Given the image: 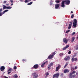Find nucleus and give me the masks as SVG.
I'll return each instance as SVG.
<instances>
[{
    "label": "nucleus",
    "instance_id": "1",
    "mask_svg": "<svg viewBox=\"0 0 78 78\" xmlns=\"http://www.w3.org/2000/svg\"><path fill=\"white\" fill-rule=\"evenodd\" d=\"M65 2H66L65 4L66 5H69L70 3V0H65V1H63L61 2V7H62V8H64L65 7V5L64 4Z\"/></svg>",
    "mask_w": 78,
    "mask_h": 78
},
{
    "label": "nucleus",
    "instance_id": "2",
    "mask_svg": "<svg viewBox=\"0 0 78 78\" xmlns=\"http://www.w3.org/2000/svg\"><path fill=\"white\" fill-rule=\"evenodd\" d=\"M65 61H69L70 59V57L69 56H66L64 59Z\"/></svg>",
    "mask_w": 78,
    "mask_h": 78
},
{
    "label": "nucleus",
    "instance_id": "3",
    "mask_svg": "<svg viewBox=\"0 0 78 78\" xmlns=\"http://www.w3.org/2000/svg\"><path fill=\"white\" fill-rule=\"evenodd\" d=\"M32 76L33 78H37L38 77V74L35 72L32 74Z\"/></svg>",
    "mask_w": 78,
    "mask_h": 78
},
{
    "label": "nucleus",
    "instance_id": "4",
    "mask_svg": "<svg viewBox=\"0 0 78 78\" xmlns=\"http://www.w3.org/2000/svg\"><path fill=\"white\" fill-rule=\"evenodd\" d=\"M53 63L51 62L50 63L48 67V70H50L51 69H50V67L53 66Z\"/></svg>",
    "mask_w": 78,
    "mask_h": 78
},
{
    "label": "nucleus",
    "instance_id": "5",
    "mask_svg": "<svg viewBox=\"0 0 78 78\" xmlns=\"http://www.w3.org/2000/svg\"><path fill=\"white\" fill-rule=\"evenodd\" d=\"M59 76V73H58L57 74H55L54 75L53 77L55 78H58Z\"/></svg>",
    "mask_w": 78,
    "mask_h": 78
},
{
    "label": "nucleus",
    "instance_id": "6",
    "mask_svg": "<svg viewBox=\"0 0 78 78\" xmlns=\"http://www.w3.org/2000/svg\"><path fill=\"white\" fill-rule=\"evenodd\" d=\"M39 67V65L38 64H35L34 65L33 67L32 68V69H37Z\"/></svg>",
    "mask_w": 78,
    "mask_h": 78
},
{
    "label": "nucleus",
    "instance_id": "7",
    "mask_svg": "<svg viewBox=\"0 0 78 78\" xmlns=\"http://www.w3.org/2000/svg\"><path fill=\"white\" fill-rule=\"evenodd\" d=\"M78 60V58H72L71 59V61L72 62H73V61H76Z\"/></svg>",
    "mask_w": 78,
    "mask_h": 78
},
{
    "label": "nucleus",
    "instance_id": "8",
    "mask_svg": "<svg viewBox=\"0 0 78 78\" xmlns=\"http://www.w3.org/2000/svg\"><path fill=\"white\" fill-rule=\"evenodd\" d=\"M60 68H61V65H59L58 66L56 67V72H58V71L59 70V69H60Z\"/></svg>",
    "mask_w": 78,
    "mask_h": 78
},
{
    "label": "nucleus",
    "instance_id": "9",
    "mask_svg": "<svg viewBox=\"0 0 78 78\" xmlns=\"http://www.w3.org/2000/svg\"><path fill=\"white\" fill-rule=\"evenodd\" d=\"M72 22H73V21H71L70 22H69V23H70V24H69V27L68 28V29H70V28H71L72 27Z\"/></svg>",
    "mask_w": 78,
    "mask_h": 78
},
{
    "label": "nucleus",
    "instance_id": "10",
    "mask_svg": "<svg viewBox=\"0 0 78 78\" xmlns=\"http://www.w3.org/2000/svg\"><path fill=\"white\" fill-rule=\"evenodd\" d=\"M59 6H60V4H56L55 5V8L56 9H58L59 8Z\"/></svg>",
    "mask_w": 78,
    "mask_h": 78
},
{
    "label": "nucleus",
    "instance_id": "11",
    "mask_svg": "<svg viewBox=\"0 0 78 78\" xmlns=\"http://www.w3.org/2000/svg\"><path fill=\"white\" fill-rule=\"evenodd\" d=\"M63 41L65 44H67V41H68V40L67 39L65 38L63 39Z\"/></svg>",
    "mask_w": 78,
    "mask_h": 78
},
{
    "label": "nucleus",
    "instance_id": "12",
    "mask_svg": "<svg viewBox=\"0 0 78 78\" xmlns=\"http://www.w3.org/2000/svg\"><path fill=\"white\" fill-rule=\"evenodd\" d=\"M5 68L4 66H2L1 67L0 69L1 70V71L3 72V71H4V70H5Z\"/></svg>",
    "mask_w": 78,
    "mask_h": 78
},
{
    "label": "nucleus",
    "instance_id": "13",
    "mask_svg": "<svg viewBox=\"0 0 78 78\" xmlns=\"http://www.w3.org/2000/svg\"><path fill=\"white\" fill-rule=\"evenodd\" d=\"M11 70H12V68H10L8 70V75L10 74V73L11 72Z\"/></svg>",
    "mask_w": 78,
    "mask_h": 78
},
{
    "label": "nucleus",
    "instance_id": "14",
    "mask_svg": "<svg viewBox=\"0 0 78 78\" xmlns=\"http://www.w3.org/2000/svg\"><path fill=\"white\" fill-rule=\"evenodd\" d=\"M69 47V45H67L66 46V47H64L63 48V50H65L66 49H67V48H68V47Z\"/></svg>",
    "mask_w": 78,
    "mask_h": 78
},
{
    "label": "nucleus",
    "instance_id": "15",
    "mask_svg": "<svg viewBox=\"0 0 78 78\" xmlns=\"http://www.w3.org/2000/svg\"><path fill=\"white\" fill-rule=\"evenodd\" d=\"M75 75L70 74L69 77L70 78H75Z\"/></svg>",
    "mask_w": 78,
    "mask_h": 78
},
{
    "label": "nucleus",
    "instance_id": "16",
    "mask_svg": "<svg viewBox=\"0 0 78 78\" xmlns=\"http://www.w3.org/2000/svg\"><path fill=\"white\" fill-rule=\"evenodd\" d=\"M46 63H47V61L43 63L41 65V67H44V66H45V64Z\"/></svg>",
    "mask_w": 78,
    "mask_h": 78
},
{
    "label": "nucleus",
    "instance_id": "17",
    "mask_svg": "<svg viewBox=\"0 0 78 78\" xmlns=\"http://www.w3.org/2000/svg\"><path fill=\"white\" fill-rule=\"evenodd\" d=\"M64 72L65 73H66L69 72V70L68 69H66L64 70Z\"/></svg>",
    "mask_w": 78,
    "mask_h": 78
},
{
    "label": "nucleus",
    "instance_id": "18",
    "mask_svg": "<svg viewBox=\"0 0 78 78\" xmlns=\"http://www.w3.org/2000/svg\"><path fill=\"white\" fill-rule=\"evenodd\" d=\"M54 57V56H53V55H49L48 57V58L49 59H52V58H53Z\"/></svg>",
    "mask_w": 78,
    "mask_h": 78
},
{
    "label": "nucleus",
    "instance_id": "19",
    "mask_svg": "<svg viewBox=\"0 0 78 78\" xmlns=\"http://www.w3.org/2000/svg\"><path fill=\"white\" fill-rule=\"evenodd\" d=\"M74 50H78V44L76 45V46H74Z\"/></svg>",
    "mask_w": 78,
    "mask_h": 78
},
{
    "label": "nucleus",
    "instance_id": "20",
    "mask_svg": "<svg viewBox=\"0 0 78 78\" xmlns=\"http://www.w3.org/2000/svg\"><path fill=\"white\" fill-rule=\"evenodd\" d=\"M73 25L74 27H76V25H77V23H73Z\"/></svg>",
    "mask_w": 78,
    "mask_h": 78
},
{
    "label": "nucleus",
    "instance_id": "21",
    "mask_svg": "<svg viewBox=\"0 0 78 78\" xmlns=\"http://www.w3.org/2000/svg\"><path fill=\"white\" fill-rule=\"evenodd\" d=\"M45 75H46L45 78H47V77L49 75V73H48V72H46L45 74Z\"/></svg>",
    "mask_w": 78,
    "mask_h": 78
},
{
    "label": "nucleus",
    "instance_id": "22",
    "mask_svg": "<svg viewBox=\"0 0 78 78\" xmlns=\"http://www.w3.org/2000/svg\"><path fill=\"white\" fill-rule=\"evenodd\" d=\"M59 55L60 56H61V57L64 55V53H60L59 54Z\"/></svg>",
    "mask_w": 78,
    "mask_h": 78
},
{
    "label": "nucleus",
    "instance_id": "23",
    "mask_svg": "<svg viewBox=\"0 0 78 78\" xmlns=\"http://www.w3.org/2000/svg\"><path fill=\"white\" fill-rule=\"evenodd\" d=\"M73 23H77V20L76 19H74V20Z\"/></svg>",
    "mask_w": 78,
    "mask_h": 78
},
{
    "label": "nucleus",
    "instance_id": "24",
    "mask_svg": "<svg viewBox=\"0 0 78 78\" xmlns=\"http://www.w3.org/2000/svg\"><path fill=\"white\" fill-rule=\"evenodd\" d=\"M13 77L15 78H17L18 77V76H17V74H15V75L13 76Z\"/></svg>",
    "mask_w": 78,
    "mask_h": 78
},
{
    "label": "nucleus",
    "instance_id": "25",
    "mask_svg": "<svg viewBox=\"0 0 78 78\" xmlns=\"http://www.w3.org/2000/svg\"><path fill=\"white\" fill-rule=\"evenodd\" d=\"M74 73H75V71H73L70 74V75H73V74H74Z\"/></svg>",
    "mask_w": 78,
    "mask_h": 78
},
{
    "label": "nucleus",
    "instance_id": "26",
    "mask_svg": "<svg viewBox=\"0 0 78 78\" xmlns=\"http://www.w3.org/2000/svg\"><path fill=\"white\" fill-rule=\"evenodd\" d=\"M8 11V10H5L3 12L2 14H4V13H5L6 12H7Z\"/></svg>",
    "mask_w": 78,
    "mask_h": 78
},
{
    "label": "nucleus",
    "instance_id": "27",
    "mask_svg": "<svg viewBox=\"0 0 78 78\" xmlns=\"http://www.w3.org/2000/svg\"><path fill=\"white\" fill-rule=\"evenodd\" d=\"M74 40H75V37H73L72 38V40L71 41L72 42H73L74 41Z\"/></svg>",
    "mask_w": 78,
    "mask_h": 78
},
{
    "label": "nucleus",
    "instance_id": "28",
    "mask_svg": "<svg viewBox=\"0 0 78 78\" xmlns=\"http://www.w3.org/2000/svg\"><path fill=\"white\" fill-rule=\"evenodd\" d=\"M56 3H60L61 2V1H58V0H56L55 1Z\"/></svg>",
    "mask_w": 78,
    "mask_h": 78
},
{
    "label": "nucleus",
    "instance_id": "29",
    "mask_svg": "<svg viewBox=\"0 0 78 78\" xmlns=\"http://www.w3.org/2000/svg\"><path fill=\"white\" fill-rule=\"evenodd\" d=\"M33 3V2H31L27 4L28 5H31Z\"/></svg>",
    "mask_w": 78,
    "mask_h": 78
},
{
    "label": "nucleus",
    "instance_id": "30",
    "mask_svg": "<svg viewBox=\"0 0 78 78\" xmlns=\"http://www.w3.org/2000/svg\"><path fill=\"white\" fill-rule=\"evenodd\" d=\"M73 17H74V14H73V13L72 15L71 16V18L72 19L73 18Z\"/></svg>",
    "mask_w": 78,
    "mask_h": 78
},
{
    "label": "nucleus",
    "instance_id": "31",
    "mask_svg": "<svg viewBox=\"0 0 78 78\" xmlns=\"http://www.w3.org/2000/svg\"><path fill=\"white\" fill-rule=\"evenodd\" d=\"M67 65H68V63H66L64 66V68H66V67H67Z\"/></svg>",
    "mask_w": 78,
    "mask_h": 78
},
{
    "label": "nucleus",
    "instance_id": "32",
    "mask_svg": "<svg viewBox=\"0 0 78 78\" xmlns=\"http://www.w3.org/2000/svg\"><path fill=\"white\" fill-rule=\"evenodd\" d=\"M12 7H10V6L7 7V9H11Z\"/></svg>",
    "mask_w": 78,
    "mask_h": 78
},
{
    "label": "nucleus",
    "instance_id": "33",
    "mask_svg": "<svg viewBox=\"0 0 78 78\" xmlns=\"http://www.w3.org/2000/svg\"><path fill=\"white\" fill-rule=\"evenodd\" d=\"M7 9V7L6 6H4L3 7V9Z\"/></svg>",
    "mask_w": 78,
    "mask_h": 78
},
{
    "label": "nucleus",
    "instance_id": "34",
    "mask_svg": "<svg viewBox=\"0 0 78 78\" xmlns=\"http://www.w3.org/2000/svg\"><path fill=\"white\" fill-rule=\"evenodd\" d=\"M25 3H28L29 1L28 0H25L24 1Z\"/></svg>",
    "mask_w": 78,
    "mask_h": 78
},
{
    "label": "nucleus",
    "instance_id": "35",
    "mask_svg": "<svg viewBox=\"0 0 78 78\" xmlns=\"http://www.w3.org/2000/svg\"><path fill=\"white\" fill-rule=\"evenodd\" d=\"M70 30H68L66 31V33H69V32H70Z\"/></svg>",
    "mask_w": 78,
    "mask_h": 78
},
{
    "label": "nucleus",
    "instance_id": "36",
    "mask_svg": "<svg viewBox=\"0 0 78 78\" xmlns=\"http://www.w3.org/2000/svg\"><path fill=\"white\" fill-rule=\"evenodd\" d=\"M75 34V32H73L72 34V36H74Z\"/></svg>",
    "mask_w": 78,
    "mask_h": 78
},
{
    "label": "nucleus",
    "instance_id": "37",
    "mask_svg": "<svg viewBox=\"0 0 78 78\" xmlns=\"http://www.w3.org/2000/svg\"><path fill=\"white\" fill-rule=\"evenodd\" d=\"M71 70H75V67H73L71 68Z\"/></svg>",
    "mask_w": 78,
    "mask_h": 78
},
{
    "label": "nucleus",
    "instance_id": "38",
    "mask_svg": "<svg viewBox=\"0 0 78 78\" xmlns=\"http://www.w3.org/2000/svg\"><path fill=\"white\" fill-rule=\"evenodd\" d=\"M13 69H17V66H14Z\"/></svg>",
    "mask_w": 78,
    "mask_h": 78
},
{
    "label": "nucleus",
    "instance_id": "39",
    "mask_svg": "<svg viewBox=\"0 0 78 78\" xmlns=\"http://www.w3.org/2000/svg\"><path fill=\"white\" fill-rule=\"evenodd\" d=\"M56 54V53H55V52H54L53 53L52 55H53V56H54V55Z\"/></svg>",
    "mask_w": 78,
    "mask_h": 78
},
{
    "label": "nucleus",
    "instance_id": "40",
    "mask_svg": "<svg viewBox=\"0 0 78 78\" xmlns=\"http://www.w3.org/2000/svg\"><path fill=\"white\" fill-rule=\"evenodd\" d=\"M68 54L69 55H70V54H71V51H69L68 52Z\"/></svg>",
    "mask_w": 78,
    "mask_h": 78
},
{
    "label": "nucleus",
    "instance_id": "41",
    "mask_svg": "<svg viewBox=\"0 0 78 78\" xmlns=\"http://www.w3.org/2000/svg\"><path fill=\"white\" fill-rule=\"evenodd\" d=\"M3 15V13L2 12H0V16H2Z\"/></svg>",
    "mask_w": 78,
    "mask_h": 78
},
{
    "label": "nucleus",
    "instance_id": "42",
    "mask_svg": "<svg viewBox=\"0 0 78 78\" xmlns=\"http://www.w3.org/2000/svg\"><path fill=\"white\" fill-rule=\"evenodd\" d=\"M10 0L11 3H13V0Z\"/></svg>",
    "mask_w": 78,
    "mask_h": 78
},
{
    "label": "nucleus",
    "instance_id": "43",
    "mask_svg": "<svg viewBox=\"0 0 78 78\" xmlns=\"http://www.w3.org/2000/svg\"><path fill=\"white\" fill-rule=\"evenodd\" d=\"M7 2V1H5L4 2V3H6Z\"/></svg>",
    "mask_w": 78,
    "mask_h": 78
},
{
    "label": "nucleus",
    "instance_id": "44",
    "mask_svg": "<svg viewBox=\"0 0 78 78\" xmlns=\"http://www.w3.org/2000/svg\"><path fill=\"white\" fill-rule=\"evenodd\" d=\"M77 68H78V67L77 66L75 67V69H76H76H77Z\"/></svg>",
    "mask_w": 78,
    "mask_h": 78
},
{
    "label": "nucleus",
    "instance_id": "45",
    "mask_svg": "<svg viewBox=\"0 0 78 78\" xmlns=\"http://www.w3.org/2000/svg\"><path fill=\"white\" fill-rule=\"evenodd\" d=\"M22 61H25V59H23L22 60Z\"/></svg>",
    "mask_w": 78,
    "mask_h": 78
},
{
    "label": "nucleus",
    "instance_id": "46",
    "mask_svg": "<svg viewBox=\"0 0 78 78\" xmlns=\"http://www.w3.org/2000/svg\"><path fill=\"white\" fill-rule=\"evenodd\" d=\"M13 5V3L12 2V4L10 5V6H12Z\"/></svg>",
    "mask_w": 78,
    "mask_h": 78
},
{
    "label": "nucleus",
    "instance_id": "47",
    "mask_svg": "<svg viewBox=\"0 0 78 78\" xmlns=\"http://www.w3.org/2000/svg\"><path fill=\"white\" fill-rule=\"evenodd\" d=\"M2 11V9H0V12H1Z\"/></svg>",
    "mask_w": 78,
    "mask_h": 78
},
{
    "label": "nucleus",
    "instance_id": "48",
    "mask_svg": "<svg viewBox=\"0 0 78 78\" xmlns=\"http://www.w3.org/2000/svg\"><path fill=\"white\" fill-rule=\"evenodd\" d=\"M52 4H53V3H52L50 4V5H52Z\"/></svg>",
    "mask_w": 78,
    "mask_h": 78
},
{
    "label": "nucleus",
    "instance_id": "49",
    "mask_svg": "<svg viewBox=\"0 0 78 78\" xmlns=\"http://www.w3.org/2000/svg\"><path fill=\"white\" fill-rule=\"evenodd\" d=\"M71 13L72 14V13H73V11H71Z\"/></svg>",
    "mask_w": 78,
    "mask_h": 78
},
{
    "label": "nucleus",
    "instance_id": "50",
    "mask_svg": "<svg viewBox=\"0 0 78 78\" xmlns=\"http://www.w3.org/2000/svg\"><path fill=\"white\" fill-rule=\"evenodd\" d=\"M21 2H23V0H20Z\"/></svg>",
    "mask_w": 78,
    "mask_h": 78
},
{
    "label": "nucleus",
    "instance_id": "51",
    "mask_svg": "<svg viewBox=\"0 0 78 78\" xmlns=\"http://www.w3.org/2000/svg\"><path fill=\"white\" fill-rule=\"evenodd\" d=\"M6 5H7V6H8V5H9V4H6Z\"/></svg>",
    "mask_w": 78,
    "mask_h": 78
},
{
    "label": "nucleus",
    "instance_id": "52",
    "mask_svg": "<svg viewBox=\"0 0 78 78\" xmlns=\"http://www.w3.org/2000/svg\"><path fill=\"white\" fill-rule=\"evenodd\" d=\"M5 78H8V77L5 76Z\"/></svg>",
    "mask_w": 78,
    "mask_h": 78
},
{
    "label": "nucleus",
    "instance_id": "53",
    "mask_svg": "<svg viewBox=\"0 0 78 78\" xmlns=\"http://www.w3.org/2000/svg\"><path fill=\"white\" fill-rule=\"evenodd\" d=\"M77 39H78V36L77 37Z\"/></svg>",
    "mask_w": 78,
    "mask_h": 78
},
{
    "label": "nucleus",
    "instance_id": "54",
    "mask_svg": "<svg viewBox=\"0 0 78 78\" xmlns=\"http://www.w3.org/2000/svg\"><path fill=\"white\" fill-rule=\"evenodd\" d=\"M29 1H31V0H29Z\"/></svg>",
    "mask_w": 78,
    "mask_h": 78
},
{
    "label": "nucleus",
    "instance_id": "55",
    "mask_svg": "<svg viewBox=\"0 0 78 78\" xmlns=\"http://www.w3.org/2000/svg\"><path fill=\"white\" fill-rule=\"evenodd\" d=\"M57 0V1H59V0Z\"/></svg>",
    "mask_w": 78,
    "mask_h": 78
},
{
    "label": "nucleus",
    "instance_id": "56",
    "mask_svg": "<svg viewBox=\"0 0 78 78\" xmlns=\"http://www.w3.org/2000/svg\"><path fill=\"white\" fill-rule=\"evenodd\" d=\"M55 52H56V51H55Z\"/></svg>",
    "mask_w": 78,
    "mask_h": 78
}]
</instances>
